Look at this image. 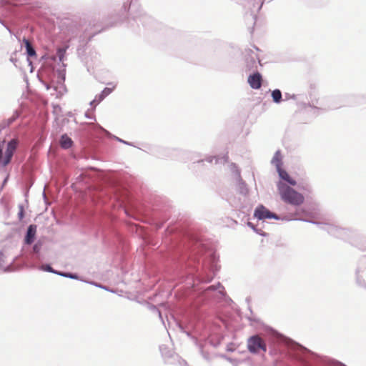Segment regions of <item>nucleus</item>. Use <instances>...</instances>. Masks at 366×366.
Instances as JSON below:
<instances>
[{"label": "nucleus", "instance_id": "obj_31", "mask_svg": "<svg viewBox=\"0 0 366 366\" xmlns=\"http://www.w3.org/2000/svg\"><path fill=\"white\" fill-rule=\"evenodd\" d=\"M227 360L228 361H229V362H232V358H230V357H227Z\"/></svg>", "mask_w": 366, "mask_h": 366}, {"label": "nucleus", "instance_id": "obj_25", "mask_svg": "<svg viewBox=\"0 0 366 366\" xmlns=\"http://www.w3.org/2000/svg\"><path fill=\"white\" fill-rule=\"evenodd\" d=\"M327 364H328L329 366L342 365V364L340 362H335V361H333V360H329Z\"/></svg>", "mask_w": 366, "mask_h": 366}, {"label": "nucleus", "instance_id": "obj_30", "mask_svg": "<svg viewBox=\"0 0 366 366\" xmlns=\"http://www.w3.org/2000/svg\"><path fill=\"white\" fill-rule=\"evenodd\" d=\"M161 255H162V260L163 259V258L164 257V254L163 253V252L162 251V253H161Z\"/></svg>", "mask_w": 366, "mask_h": 366}, {"label": "nucleus", "instance_id": "obj_5", "mask_svg": "<svg viewBox=\"0 0 366 366\" xmlns=\"http://www.w3.org/2000/svg\"><path fill=\"white\" fill-rule=\"evenodd\" d=\"M254 217L257 219L258 220H264V219H275L280 220L282 219L279 215L276 213L271 212L263 204H259L254 211Z\"/></svg>", "mask_w": 366, "mask_h": 366}, {"label": "nucleus", "instance_id": "obj_11", "mask_svg": "<svg viewBox=\"0 0 366 366\" xmlns=\"http://www.w3.org/2000/svg\"><path fill=\"white\" fill-rule=\"evenodd\" d=\"M277 173L280 178L282 180L285 181L289 184L290 187L295 186L297 184V182L290 177V175L286 170L281 169L279 171H277Z\"/></svg>", "mask_w": 366, "mask_h": 366}, {"label": "nucleus", "instance_id": "obj_22", "mask_svg": "<svg viewBox=\"0 0 366 366\" xmlns=\"http://www.w3.org/2000/svg\"><path fill=\"white\" fill-rule=\"evenodd\" d=\"M248 3L252 4V6H249V9L251 10V13L253 14V18L256 19L257 16L256 14L254 13V9L256 7V0H247Z\"/></svg>", "mask_w": 366, "mask_h": 366}, {"label": "nucleus", "instance_id": "obj_9", "mask_svg": "<svg viewBox=\"0 0 366 366\" xmlns=\"http://www.w3.org/2000/svg\"><path fill=\"white\" fill-rule=\"evenodd\" d=\"M236 181V189L243 196H247L249 193V189L246 182L242 179V177L234 179Z\"/></svg>", "mask_w": 366, "mask_h": 366}, {"label": "nucleus", "instance_id": "obj_16", "mask_svg": "<svg viewBox=\"0 0 366 366\" xmlns=\"http://www.w3.org/2000/svg\"><path fill=\"white\" fill-rule=\"evenodd\" d=\"M271 92V97L272 99V101L275 104H280L282 101V94L280 89H275L272 91L269 90Z\"/></svg>", "mask_w": 366, "mask_h": 366}, {"label": "nucleus", "instance_id": "obj_19", "mask_svg": "<svg viewBox=\"0 0 366 366\" xmlns=\"http://www.w3.org/2000/svg\"><path fill=\"white\" fill-rule=\"evenodd\" d=\"M229 169L234 179L241 176L240 169L235 163H231L229 165Z\"/></svg>", "mask_w": 366, "mask_h": 366}, {"label": "nucleus", "instance_id": "obj_23", "mask_svg": "<svg viewBox=\"0 0 366 366\" xmlns=\"http://www.w3.org/2000/svg\"><path fill=\"white\" fill-rule=\"evenodd\" d=\"M285 101H287V100H289V99H294V100H297V95L296 94H291L290 93H285Z\"/></svg>", "mask_w": 366, "mask_h": 366}, {"label": "nucleus", "instance_id": "obj_27", "mask_svg": "<svg viewBox=\"0 0 366 366\" xmlns=\"http://www.w3.org/2000/svg\"><path fill=\"white\" fill-rule=\"evenodd\" d=\"M251 209H252V207H251V206H249V207H242V209H243V211H242V212H243L244 213V212H250Z\"/></svg>", "mask_w": 366, "mask_h": 366}, {"label": "nucleus", "instance_id": "obj_15", "mask_svg": "<svg viewBox=\"0 0 366 366\" xmlns=\"http://www.w3.org/2000/svg\"><path fill=\"white\" fill-rule=\"evenodd\" d=\"M218 289H222L219 290V293L222 296H226V292L224 291V287L222 286V285L219 282L217 285H210L207 287H206L204 290V293L207 295L209 292H214L216 291Z\"/></svg>", "mask_w": 366, "mask_h": 366}, {"label": "nucleus", "instance_id": "obj_18", "mask_svg": "<svg viewBox=\"0 0 366 366\" xmlns=\"http://www.w3.org/2000/svg\"><path fill=\"white\" fill-rule=\"evenodd\" d=\"M23 41H24V43L25 44L26 49V53H27L28 56H36V51H35L34 49L33 48V46H31L30 41L26 39H24Z\"/></svg>", "mask_w": 366, "mask_h": 366}, {"label": "nucleus", "instance_id": "obj_10", "mask_svg": "<svg viewBox=\"0 0 366 366\" xmlns=\"http://www.w3.org/2000/svg\"><path fill=\"white\" fill-rule=\"evenodd\" d=\"M36 234V225L31 224L29 226L27 232L25 237V243L31 244L34 242Z\"/></svg>", "mask_w": 366, "mask_h": 366}, {"label": "nucleus", "instance_id": "obj_17", "mask_svg": "<svg viewBox=\"0 0 366 366\" xmlns=\"http://www.w3.org/2000/svg\"><path fill=\"white\" fill-rule=\"evenodd\" d=\"M72 140L67 135L64 134L61 136L60 140V145L64 149H69L72 146Z\"/></svg>", "mask_w": 366, "mask_h": 366}, {"label": "nucleus", "instance_id": "obj_28", "mask_svg": "<svg viewBox=\"0 0 366 366\" xmlns=\"http://www.w3.org/2000/svg\"><path fill=\"white\" fill-rule=\"evenodd\" d=\"M60 275H62L64 277H73L72 275L71 274H62V273H58Z\"/></svg>", "mask_w": 366, "mask_h": 366}, {"label": "nucleus", "instance_id": "obj_35", "mask_svg": "<svg viewBox=\"0 0 366 366\" xmlns=\"http://www.w3.org/2000/svg\"><path fill=\"white\" fill-rule=\"evenodd\" d=\"M182 154H187V152H182Z\"/></svg>", "mask_w": 366, "mask_h": 366}, {"label": "nucleus", "instance_id": "obj_8", "mask_svg": "<svg viewBox=\"0 0 366 366\" xmlns=\"http://www.w3.org/2000/svg\"><path fill=\"white\" fill-rule=\"evenodd\" d=\"M262 76L258 71H253L247 79L248 84L253 89H259L262 86Z\"/></svg>", "mask_w": 366, "mask_h": 366}, {"label": "nucleus", "instance_id": "obj_33", "mask_svg": "<svg viewBox=\"0 0 366 366\" xmlns=\"http://www.w3.org/2000/svg\"><path fill=\"white\" fill-rule=\"evenodd\" d=\"M34 250L37 249L36 246H34Z\"/></svg>", "mask_w": 366, "mask_h": 366}, {"label": "nucleus", "instance_id": "obj_4", "mask_svg": "<svg viewBox=\"0 0 366 366\" xmlns=\"http://www.w3.org/2000/svg\"><path fill=\"white\" fill-rule=\"evenodd\" d=\"M247 343L248 350L252 354H258L260 351L267 352V343L258 334L250 336Z\"/></svg>", "mask_w": 366, "mask_h": 366}, {"label": "nucleus", "instance_id": "obj_12", "mask_svg": "<svg viewBox=\"0 0 366 366\" xmlns=\"http://www.w3.org/2000/svg\"><path fill=\"white\" fill-rule=\"evenodd\" d=\"M271 163L272 164L275 166L277 172L282 169V156L281 154L280 150H277L275 152L271 160Z\"/></svg>", "mask_w": 366, "mask_h": 366}, {"label": "nucleus", "instance_id": "obj_36", "mask_svg": "<svg viewBox=\"0 0 366 366\" xmlns=\"http://www.w3.org/2000/svg\"><path fill=\"white\" fill-rule=\"evenodd\" d=\"M204 160L203 159H201L199 161H198V162H202Z\"/></svg>", "mask_w": 366, "mask_h": 366}, {"label": "nucleus", "instance_id": "obj_20", "mask_svg": "<svg viewBox=\"0 0 366 366\" xmlns=\"http://www.w3.org/2000/svg\"><path fill=\"white\" fill-rule=\"evenodd\" d=\"M247 226L249 227H250L255 233L259 234L260 236H262V237H267V234L264 232H263L262 229H257L254 224L250 222H247Z\"/></svg>", "mask_w": 366, "mask_h": 366}, {"label": "nucleus", "instance_id": "obj_2", "mask_svg": "<svg viewBox=\"0 0 366 366\" xmlns=\"http://www.w3.org/2000/svg\"><path fill=\"white\" fill-rule=\"evenodd\" d=\"M295 220L306 222L317 225L321 229L326 231L329 234L336 238L348 242L352 245L358 247L364 239V236L357 230L343 228L337 225L323 223L314 220H309L303 218L295 219Z\"/></svg>", "mask_w": 366, "mask_h": 366}, {"label": "nucleus", "instance_id": "obj_29", "mask_svg": "<svg viewBox=\"0 0 366 366\" xmlns=\"http://www.w3.org/2000/svg\"><path fill=\"white\" fill-rule=\"evenodd\" d=\"M46 270L49 271V272H54V271L52 270V269H51V267L50 266H47Z\"/></svg>", "mask_w": 366, "mask_h": 366}, {"label": "nucleus", "instance_id": "obj_21", "mask_svg": "<svg viewBox=\"0 0 366 366\" xmlns=\"http://www.w3.org/2000/svg\"><path fill=\"white\" fill-rule=\"evenodd\" d=\"M112 91H113V88H109V87L105 88L102 92V93L99 96L100 100H102L103 99H104L107 96H108L109 94H111Z\"/></svg>", "mask_w": 366, "mask_h": 366}, {"label": "nucleus", "instance_id": "obj_13", "mask_svg": "<svg viewBox=\"0 0 366 366\" xmlns=\"http://www.w3.org/2000/svg\"><path fill=\"white\" fill-rule=\"evenodd\" d=\"M362 272V269L357 267L355 269V282L356 285L362 288H364L366 290V281L363 278V277L360 274V273Z\"/></svg>", "mask_w": 366, "mask_h": 366}, {"label": "nucleus", "instance_id": "obj_14", "mask_svg": "<svg viewBox=\"0 0 366 366\" xmlns=\"http://www.w3.org/2000/svg\"><path fill=\"white\" fill-rule=\"evenodd\" d=\"M228 155L224 154L223 156H209L207 157L205 160L209 163H212L213 161H215V164H225L228 161Z\"/></svg>", "mask_w": 366, "mask_h": 366}, {"label": "nucleus", "instance_id": "obj_34", "mask_svg": "<svg viewBox=\"0 0 366 366\" xmlns=\"http://www.w3.org/2000/svg\"><path fill=\"white\" fill-rule=\"evenodd\" d=\"M161 224L162 225L163 224V218L162 217V222H161Z\"/></svg>", "mask_w": 366, "mask_h": 366}, {"label": "nucleus", "instance_id": "obj_32", "mask_svg": "<svg viewBox=\"0 0 366 366\" xmlns=\"http://www.w3.org/2000/svg\"><path fill=\"white\" fill-rule=\"evenodd\" d=\"M34 250L37 249L36 246H34Z\"/></svg>", "mask_w": 366, "mask_h": 366}, {"label": "nucleus", "instance_id": "obj_1", "mask_svg": "<svg viewBox=\"0 0 366 366\" xmlns=\"http://www.w3.org/2000/svg\"><path fill=\"white\" fill-rule=\"evenodd\" d=\"M165 234L166 256L174 275L192 287L212 282L219 269L216 252L177 228L167 227Z\"/></svg>", "mask_w": 366, "mask_h": 366}, {"label": "nucleus", "instance_id": "obj_3", "mask_svg": "<svg viewBox=\"0 0 366 366\" xmlns=\"http://www.w3.org/2000/svg\"><path fill=\"white\" fill-rule=\"evenodd\" d=\"M277 187L281 199L284 202L292 206H300L304 202V196L287 184L279 181Z\"/></svg>", "mask_w": 366, "mask_h": 366}, {"label": "nucleus", "instance_id": "obj_24", "mask_svg": "<svg viewBox=\"0 0 366 366\" xmlns=\"http://www.w3.org/2000/svg\"><path fill=\"white\" fill-rule=\"evenodd\" d=\"M18 217H19V219L20 220H21L24 218V207L22 205H20L19 207Z\"/></svg>", "mask_w": 366, "mask_h": 366}, {"label": "nucleus", "instance_id": "obj_7", "mask_svg": "<svg viewBox=\"0 0 366 366\" xmlns=\"http://www.w3.org/2000/svg\"><path fill=\"white\" fill-rule=\"evenodd\" d=\"M259 64V60L257 58V54L254 52L247 54L245 56V66L248 71H257V66Z\"/></svg>", "mask_w": 366, "mask_h": 366}, {"label": "nucleus", "instance_id": "obj_26", "mask_svg": "<svg viewBox=\"0 0 366 366\" xmlns=\"http://www.w3.org/2000/svg\"><path fill=\"white\" fill-rule=\"evenodd\" d=\"M308 105L310 107H312L315 109H317V110H320V109H322V108L320 107H317V106H315V103L313 100L311 101V102H309L308 103Z\"/></svg>", "mask_w": 366, "mask_h": 366}, {"label": "nucleus", "instance_id": "obj_6", "mask_svg": "<svg viewBox=\"0 0 366 366\" xmlns=\"http://www.w3.org/2000/svg\"><path fill=\"white\" fill-rule=\"evenodd\" d=\"M17 141L16 139L11 140L8 144L5 152V156L3 157V149L0 145V165L6 166L11 160L14 152L16 149Z\"/></svg>", "mask_w": 366, "mask_h": 366}]
</instances>
